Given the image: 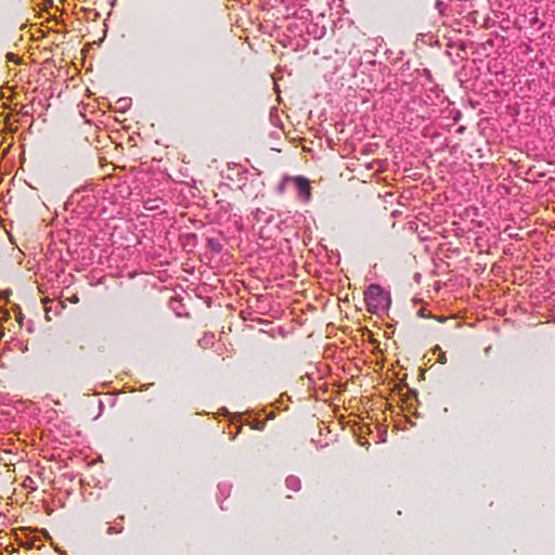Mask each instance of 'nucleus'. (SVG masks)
I'll return each instance as SVG.
<instances>
[{"label":"nucleus","instance_id":"11","mask_svg":"<svg viewBox=\"0 0 555 555\" xmlns=\"http://www.w3.org/2000/svg\"><path fill=\"white\" fill-rule=\"evenodd\" d=\"M436 7L440 10V12L442 11V7H443V2L442 1H437L436 3Z\"/></svg>","mask_w":555,"mask_h":555},{"label":"nucleus","instance_id":"7","mask_svg":"<svg viewBox=\"0 0 555 555\" xmlns=\"http://www.w3.org/2000/svg\"><path fill=\"white\" fill-rule=\"evenodd\" d=\"M219 491L222 495L227 496L230 493V486L227 483L219 485Z\"/></svg>","mask_w":555,"mask_h":555},{"label":"nucleus","instance_id":"8","mask_svg":"<svg viewBox=\"0 0 555 555\" xmlns=\"http://www.w3.org/2000/svg\"><path fill=\"white\" fill-rule=\"evenodd\" d=\"M209 247L215 250V251H220L221 250V245L219 242L217 241H214V240H209Z\"/></svg>","mask_w":555,"mask_h":555},{"label":"nucleus","instance_id":"6","mask_svg":"<svg viewBox=\"0 0 555 555\" xmlns=\"http://www.w3.org/2000/svg\"><path fill=\"white\" fill-rule=\"evenodd\" d=\"M131 103V100L128 98H121L119 99L116 104L118 105V108L122 112H125L127 108H129Z\"/></svg>","mask_w":555,"mask_h":555},{"label":"nucleus","instance_id":"2","mask_svg":"<svg viewBox=\"0 0 555 555\" xmlns=\"http://www.w3.org/2000/svg\"><path fill=\"white\" fill-rule=\"evenodd\" d=\"M288 189H293L301 199H310L311 188L307 178L301 176L284 177L279 185V192L284 193Z\"/></svg>","mask_w":555,"mask_h":555},{"label":"nucleus","instance_id":"1","mask_svg":"<svg viewBox=\"0 0 555 555\" xmlns=\"http://www.w3.org/2000/svg\"><path fill=\"white\" fill-rule=\"evenodd\" d=\"M364 300L370 312L385 311L390 305V296L380 285L371 284L364 293Z\"/></svg>","mask_w":555,"mask_h":555},{"label":"nucleus","instance_id":"4","mask_svg":"<svg viewBox=\"0 0 555 555\" xmlns=\"http://www.w3.org/2000/svg\"><path fill=\"white\" fill-rule=\"evenodd\" d=\"M286 487L293 491L300 489V480L296 476H288L285 480Z\"/></svg>","mask_w":555,"mask_h":555},{"label":"nucleus","instance_id":"5","mask_svg":"<svg viewBox=\"0 0 555 555\" xmlns=\"http://www.w3.org/2000/svg\"><path fill=\"white\" fill-rule=\"evenodd\" d=\"M159 199H147L144 202V208L146 210H157L160 208Z\"/></svg>","mask_w":555,"mask_h":555},{"label":"nucleus","instance_id":"3","mask_svg":"<svg viewBox=\"0 0 555 555\" xmlns=\"http://www.w3.org/2000/svg\"><path fill=\"white\" fill-rule=\"evenodd\" d=\"M253 219L256 223H266V225H261L258 229V234L263 240H269L274 232H276L275 227L270 228V224L275 221L274 215L270 210H262L257 208L253 212Z\"/></svg>","mask_w":555,"mask_h":555},{"label":"nucleus","instance_id":"10","mask_svg":"<svg viewBox=\"0 0 555 555\" xmlns=\"http://www.w3.org/2000/svg\"><path fill=\"white\" fill-rule=\"evenodd\" d=\"M438 361L442 364L447 362V356L444 352L440 353Z\"/></svg>","mask_w":555,"mask_h":555},{"label":"nucleus","instance_id":"9","mask_svg":"<svg viewBox=\"0 0 555 555\" xmlns=\"http://www.w3.org/2000/svg\"><path fill=\"white\" fill-rule=\"evenodd\" d=\"M120 531H121V528H120V529H116L115 527H112V526H109V527L107 528V533H108V534L118 533V532H120Z\"/></svg>","mask_w":555,"mask_h":555}]
</instances>
